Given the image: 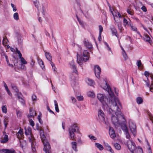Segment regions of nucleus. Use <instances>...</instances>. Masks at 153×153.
Returning <instances> with one entry per match:
<instances>
[{
  "instance_id": "f257e3e1",
  "label": "nucleus",
  "mask_w": 153,
  "mask_h": 153,
  "mask_svg": "<svg viewBox=\"0 0 153 153\" xmlns=\"http://www.w3.org/2000/svg\"><path fill=\"white\" fill-rule=\"evenodd\" d=\"M105 86L103 88L109 94L110 96L109 99L105 98L103 95L101 94H97V98L106 109L112 106L114 109L116 110L118 108V105L121 106V104L117 98L114 96L113 92L112 91L110 87L108 85L106 82H105Z\"/></svg>"
},
{
  "instance_id": "f03ea898",
  "label": "nucleus",
  "mask_w": 153,
  "mask_h": 153,
  "mask_svg": "<svg viewBox=\"0 0 153 153\" xmlns=\"http://www.w3.org/2000/svg\"><path fill=\"white\" fill-rule=\"evenodd\" d=\"M108 114L111 115V121L115 126H118L126 123L125 119L123 114L120 111L118 105V108L115 109L113 107H110L107 109Z\"/></svg>"
},
{
  "instance_id": "7ed1b4c3",
  "label": "nucleus",
  "mask_w": 153,
  "mask_h": 153,
  "mask_svg": "<svg viewBox=\"0 0 153 153\" xmlns=\"http://www.w3.org/2000/svg\"><path fill=\"white\" fill-rule=\"evenodd\" d=\"M36 126L37 130H40L39 133L40 138L44 145V150L45 153H50L51 147L49 143L46 139L44 131L42 129H40L38 124H36Z\"/></svg>"
},
{
  "instance_id": "20e7f679",
  "label": "nucleus",
  "mask_w": 153,
  "mask_h": 153,
  "mask_svg": "<svg viewBox=\"0 0 153 153\" xmlns=\"http://www.w3.org/2000/svg\"><path fill=\"white\" fill-rule=\"evenodd\" d=\"M79 49L80 51L79 52H77V62L79 64V65L82 66V63L83 61L86 62L88 60L89 58V53L86 51H84L83 52L82 55V57L81 55L79 54V53L81 54L82 48L79 45L78 46Z\"/></svg>"
},
{
  "instance_id": "39448f33",
  "label": "nucleus",
  "mask_w": 153,
  "mask_h": 153,
  "mask_svg": "<svg viewBox=\"0 0 153 153\" xmlns=\"http://www.w3.org/2000/svg\"><path fill=\"white\" fill-rule=\"evenodd\" d=\"M70 136L72 140H74L76 137L75 136V132L79 133V128L76 124H74L70 126L69 128Z\"/></svg>"
},
{
  "instance_id": "423d86ee",
  "label": "nucleus",
  "mask_w": 153,
  "mask_h": 153,
  "mask_svg": "<svg viewBox=\"0 0 153 153\" xmlns=\"http://www.w3.org/2000/svg\"><path fill=\"white\" fill-rule=\"evenodd\" d=\"M25 134L26 135H30V136L28 137L29 140L31 143L32 147H34V145H35V142L34 137L32 136L31 134V129L30 127L25 128Z\"/></svg>"
},
{
  "instance_id": "0eeeda50",
  "label": "nucleus",
  "mask_w": 153,
  "mask_h": 153,
  "mask_svg": "<svg viewBox=\"0 0 153 153\" xmlns=\"http://www.w3.org/2000/svg\"><path fill=\"white\" fill-rule=\"evenodd\" d=\"M98 115L99 119L101 120V122L105 124L108 125V123L105 118V115L102 111L100 110L98 112Z\"/></svg>"
},
{
  "instance_id": "6e6552de",
  "label": "nucleus",
  "mask_w": 153,
  "mask_h": 153,
  "mask_svg": "<svg viewBox=\"0 0 153 153\" xmlns=\"http://www.w3.org/2000/svg\"><path fill=\"white\" fill-rule=\"evenodd\" d=\"M129 127L133 134L135 136L136 134V126L132 121L129 120L128 121Z\"/></svg>"
},
{
  "instance_id": "1a4fd4ad",
  "label": "nucleus",
  "mask_w": 153,
  "mask_h": 153,
  "mask_svg": "<svg viewBox=\"0 0 153 153\" xmlns=\"http://www.w3.org/2000/svg\"><path fill=\"white\" fill-rule=\"evenodd\" d=\"M127 147L130 151L132 152L137 148L135 143L130 140H128L127 143Z\"/></svg>"
},
{
  "instance_id": "9d476101",
  "label": "nucleus",
  "mask_w": 153,
  "mask_h": 153,
  "mask_svg": "<svg viewBox=\"0 0 153 153\" xmlns=\"http://www.w3.org/2000/svg\"><path fill=\"white\" fill-rule=\"evenodd\" d=\"M121 128L126 135V138L127 139H128L129 140H130L129 138L130 137V136L128 133V128L126 124L122 125Z\"/></svg>"
},
{
  "instance_id": "9b49d317",
  "label": "nucleus",
  "mask_w": 153,
  "mask_h": 153,
  "mask_svg": "<svg viewBox=\"0 0 153 153\" xmlns=\"http://www.w3.org/2000/svg\"><path fill=\"white\" fill-rule=\"evenodd\" d=\"M94 71L96 77L97 78H99L101 72L100 67L98 65H95L94 67Z\"/></svg>"
},
{
  "instance_id": "f8f14e48",
  "label": "nucleus",
  "mask_w": 153,
  "mask_h": 153,
  "mask_svg": "<svg viewBox=\"0 0 153 153\" xmlns=\"http://www.w3.org/2000/svg\"><path fill=\"white\" fill-rule=\"evenodd\" d=\"M5 133H4L3 135L2 136L1 139L0 140L1 142L3 143H6L8 140V135L5 134Z\"/></svg>"
},
{
  "instance_id": "ddd939ff",
  "label": "nucleus",
  "mask_w": 153,
  "mask_h": 153,
  "mask_svg": "<svg viewBox=\"0 0 153 153\" xmlns=\"http://www.w3.org/2000/svg\"><path fill=\"white\" fill-rule=\"evenodd\" d=\"M85 46L88 49H91L92 48V45L88 40H85L84 42Z\"/></svg>"
},
{
  "instance_id": "4468645a",
  "label": "nucleus",
  "mask_w": 153,
  "mask_h": 153,
  "mask_svg": "<svg viewBox=\"0 0 153 153\" xmlns=\"http://www.w3.org/2000/svg\"><path fill=\"white\" fill-rule=\"evenodd\" d=\"M70 66H71L72 68L73 69V71L76 74H78V72L76 69V67L74 63V61H72L70 63Z\"/></svg>"
},
{
  "instance_id": "2eb2a0df",
  "label": "nucleus",
  "mask_w": 153,
  "mask_h": 153,
  "mask_svg": "<svg viewBox=\"0 0 153 153\" xmlns=\"http://www.w3.org/2000/svg\"><path fill=\"white\" fill-rule=\"evenodd\" d=\"M36 115V113L35 111L32 108L30 109V114L28 116V117H34Z\"/></svg>"
},
{
  "instance_id": "dca6fc26",
  "label": "nucleus",
  "mask_w": 153,
  "mask_h": 153,
  "mask_svg": "<svg viewBox=\"0 0 153 153\" xmlns=\"http://www.w3.org/2000/svg\"><path fill=\"white\" fill-rule=\"evenodd\" d=\"M132 153H143L142 148L140 146H138L133 151Z\"/></svg>"
},
{
  "instance_id": "f3484780",
  "label": "nucleus",
  "mask_w": 153,
  "mask_h": 153,
  "mask_svg": "<svg viewBox=\"0 0 153 153\" xmlns=\"http://www.w3.org/2000/svg\"><path fill=\"white\" fill-rule=\"evenodd\" d=\"M109 134L112 138H114L116 137V134L114 130L112 129H110L109 130Z\"/></svg>"
},
{
  "instance_id": "a211bd4d",
  "label": "nucleus",
  "mask_w": 153,
  "mask_h": 153,
  "mask_svg": "<svg viewBox=\"0 0 153 153\" xmlns=\"http://www.w3.org/2000/svg\"><path fill=\"white\" fill-rule=\"evenodd\" d=\"M38 62L39 65H40L42 68L43 70H45V68L44 63L42 59H38Z\"/></svg>"
},
{
  "instance_id": "6ab92c4d",
  "label": "nucleus",
  "mask_w": 153,
  "mask_h": 153,
  "mask_svg": "<svg viewBox=\"0 0 153 153\" xmlns=\"http://www.w3.org/2000/svg\"><path fill=\"white\" fill-rule=\"evenodd\" d=\"M9 121V118L7 117H4L3 121L4 124V125L5 129H6L8 125V123Z\"/></svg>"
},
{
  "instance_id": "aec40b11",
  "label": "nucleus",
  "mask_w": 153,
  "mask_h": 153,
  "mask_svg": "<svg viewBox=\"0 0 153 153\" xmlns=\"http://www.w3.org/2000/svg\"><path fill=\"white\" fill-rule=\"evenodd\" d=\"M72 148L76 152L77 151V143L75 142H72L71 143Z\"/></svg>"
},
{
  "instance_id": "412c9836",
  "label": "nucleus",
  "mask_w": 153,
  "mask_h": 153,
  "mask_svg": "<svg viewBox=\"0 0 153 153\" xmlns=\"http://www.w3.org/2000/svg\"><path fill=\"white\" fill-rule=\"evenodd\" d=\"M144 39L145 41L149 42L150 45H152V41L150 37L148 35H146L144 38Z\"/></svg>"
},
{
  "instance_id": "4be33fe9",
  "label": "nucleus",
  "mask_w": 153,
  "mask_h": 153,
  "mask_svg": "<svg viewBox=\"0 0 153 153\" xmlns=\"http://www.w3.org/2000/svg\"><path fill=\"white\" fill-rule=\"evenodd\" d=\"M116 25L118 26V28L120 31L122 32L123 29L122 26L121 22L120 21L116 22Z\"/></svg>"
},
{
  "instance_id": "5701e85b",
  "label": "nucleus",
  "mask_w": 153,
  "mask_h": 153,
  "mask_svg": "<svg viewBox=\"0 0 153 153\" xmlns=\"http://www.w3.org/2000/svg\"><path fill=\"white\" fill-rule=\"evenodd\" d=\"M17 36L18 43L21 44L22 43L23 40V39L21 35L19 34H17Z\"/></svg>"
},
{
  "instance_id": "b1692460",
  "label": "nucleus",
  "mask_w": 153,
  "mask_h": 153,
  "mask_svg": "<svg viewBox=\"0 0 153 153\" xmlns=\"http://www.w3.org/2000/svg\"><path fill=\"white\" fill-rule=\"evenodd\" d=\"M45 56L46 58L49 61H51L52 60V56H51L50 53H49L46 52L45 53Z\"/></svg>"
},
{
  "instance_id": "393cba45",
  "label": "nucleus",
  "mask_w": 153,
  "mask_h": 153,
  "mask_svg": "<svg viewBox=\"0 0 153 153\" xmlns=\"http://www.w3.org/2000/svg\"><path fill=\"white\" fill-rule=\"evenodd\" d=\"M111 30L112 31V32L113 35H114L116 36V37L118 38L119 37V36L117 33V31L115 28L113 27L111 29Z\"/></svg>"
},
{
  "instance_id": "a878e982",
  "label": "nucleus",
  "mask_w": 153,
  "mask_h": 153,
  "mask_svg": "<svg viewBox=\"0 0 153 153\" xmlns=\"http://www.w3.org/2000/svg\"><path fill=\"white\" fill-rule=\"evenodd\" d=\"M23 134V130L20 129L16 135L17 137L19 138L21 137Z\"/></svg>"
},
{
  "instance_id": "bb28decb",
  "label": "nucleus",
  "mask_w": 153,
  "mask_h": 153,
  "mask_svg": "<svg viewBox=\"0 0 153 153\" xmlns=\"http://www.w3.org/2000/svg\"><path fill=\"white\" fill-rule=\"evenodd\" d=\"M95 146L100 150H102L103 149V146L97 143H95Z\"/></svg>"
},
{
  "instance_id": "cd10ccee",
  "label": "nucleus",
  "mask_w": 153,
  "mask_h": 153,
  "mask_svg": "<svg viewBox=\"0 0 153 153\" xmlns=\"http://www.w3.org/2000/svg\"><path fill=\"white\" fill-rule=\"evenodd\" d=\"M3 152L4 153H15V152L14 150H11L7 149H4L3 150Z\"/></svg>"
},
{
  "instance_id": "c85d7f7f",
  "label": "nucleus",
  "mask_w": 153,
  "mask_h": 153,
  "mask_svg": "<svg viewBox=\"0 0 153 153\" xmlns=\"http://www.w3.org/2000/svg\"><path fill=\"white\" fill-rule=\"evenodd\" d=\"M150 77L152 79V83L150 88V91L153 92V76L150 75Z\"/></svg>"
},
{
  "instance_id": "c756f323",
  "label": "nucleus",
  "mask_w": 153,
  "mask_h": 153,
  "mask_svg": "<svg viewBox=\"0 0 153 153\" xmlns=\"http://www.w3.org/2000/svg\"><path fill=\"white\" fill-rule=\"evenodd\" d=\"M4 87H5L6 90L7 91L8 94H9V95H10V96L12 94L10 92V91L9 90L7 85H6V84L4 82Z\"/></svg>"
},
{
  "instance_id": "7c9ffc66",
  "label": "nucleus",
  "mask_w": 153,
  "mask_h": 153,
  "mask_svg": "<svg viewBox=\"0 0 153 153\" xmlns=\"http://www.w3.org/2000/svg\"><path fill=\"white\" fill-rule=\"evenodd\" d=\"M54 102L55 103V110L57 112H59V110L57 102L56 100L54 101Z\"/></svg>"
},
{
  "instance_id": "2f4dec72",
  "label": "nucleus",
  "mask_w": 153,
  "mask_h": 153,
  "mask_svg": "<svg viewBox=\"0 0 153 153\" xmlns=\"http://www.w3.org/2000/svg\"><path fill=\"white\" fill-rule=\"evenodd\" d=\"M136 101L138 104H140L143 102V99L141 97H138L136 99Z\"/></svg>"
},
{
  "instance_id": "473e14b6",
  "label": "nucleus",
  "mask_w": 153,
  "mask_h": 153,
  "mask_svg": "<svg viewBox=\"0 0 153 153\" xmlns=\"http://www.w3.org/2000/svg\"><path fill=\"white\" fill-rule=\"evenodd\" d=\"M8 40L7 39L6 37H5L3 39L2 43L4 46H7L6 44L8 43Z\"/></svg>"
},
{
  "instance_id": "72a5a7b5",
  "label": "nucleus",
  "mask_w": 153,
  "mask_h": 153,
  "mask_svg": "<svg viewBox=\"0 0 153 153\" xmlns=\"http://www.w3.org/2000/svg\"><path fill=\"white\" fill-rule=\"evenodd\" d=\"M108 6L109 7V9H110V11H111V13H112V14L114 16V20H115V22H116V20H115V16L117 17V15H116V13L115 14H114L113 13V11H112L113 9L111 8V7L110 6V4H108Z\"/></svg>"
},
{
  "instance_id": "f704fd0d",
  "label": "nucleus",
  "mask_w": 153,
  "mask_h": 153,
  "mask_svg": "<svg viewBox=\"0 0 153 153\" xmlns=\"http://www.w3.org/2000/svg\"><path fill=\"white\" fill-rule=\"evenodd\" d=\"M13 18L16 20H18L19 19V16L17 13H15L13 14Z\"/></svg>"
},
{
  "instance_id": "c9c22d12",
  "label": "nucleus",
  "mask_w": 153,
  "mask_h": 153,
  "mask_svg": "<svg viewBox=\"0 0 153 153\" xmlns=\"http://www.w3.org/2000/svg\"><path fill=\"white\" fill-rule=\"evenodd\" d=\"M87 82L89 85L91 86L93 85L94 84V81H93L92 79H88Z\"/></svg>"
},
{
  "instance_id": "e433bc0d",
  "label": "nucleus",
  "mask_w": 153,
  "mask_h": 153,
  "mask_svg": "<svg viewBox=\"0 0 153 153\" xmlns=\"http://www.w3.org/2000/svg\"><path fill=\"white\" fill-rule=\"evenodd\" d=\"M87 94L88 96L90 97H94L95 96L94 93L91 91L88 92L87 93Z\"/></svg>"
},
{
  "instance_id": "4c0bfd02",
  "label": "nucleus",
  "mask_w": 153,
  "mask_h": 153,
  "mask_svg": "<svg viewBox=\"0 0 153 153\" xmlns=\"http://www.w3.org/2000/svg\"><path fill=\"white\" fill-rule=\"evenodd\" d=\"M18 98L19 100V101L21 102L22 104L23 105H25V102L24 100L20 97L19 96H18Z\"/></svg>"
},
{
  "instance_id": "58836bf2",
  "label": "nucleus",
  "mask_w": 153,
  "mask_h": 153,
  "mask_svg": "<svg viewBox=\"0 0 153 153\" xmlns=\"http://www.w3.org/2000/svg\"><path fill=\"white\" fill-rule=\"evenodd\" d=\"M129 26L131 27V29L133 30L134 31H137V28L134 27L133 26L132 24H129Z\"/></svg>"
},
{
  "instance_id": "ea45409f",
  "label": "nucleus",
  "mask_w": 153,
  "mask_h": 153,
  "mask_svg": "<svg viewBox=\"0 0 153 153\" xmlns=\"http://www.w3.org/2000/svg\"><path fill=\"white\" fill-rule=\"evenodd\" d=\"M114 146H115V148L116 149H117L118 150H119L120 149L121 146H120V144H119L118 143H116L115 144Z\"/></svg>"
},
{
  "instance_id": "a19ab883",
  "label": "nucleus",
  "mask_w": 153,
  "mask_h": 153,
  "mask_svg": "<svg viewBox=\"0 0 153 153\" xmlns=\"http://www.w3.org/2000/svg\"><path fill=\"white\" fill-rule=\"evenodd\" d=\"M2 110L3 112L6 113L7 112V109L6 106H2Z\"/></svg>"
},
{
  "instance_id": "79ce46f5",
  "label": "nucleus",
  "mask_w": 153,
  "mask_h": 153,
  "mask_svg": "<svg viewBox=\"0 0 153 153\" xmlns=\"http://www.w3.org/2000/svg\"><path fill=\"white\" fill-rule=\"evenodd\" d=\"M123 24L125 26H128V22L127 20L125 18L123 19Z\"/></svg>"
},
{
  "instance_id": "37998d69",
  "label": "nucleus",
  "mask_w": 153,
  "mask_h": 153,
  "mask_svg": "<svg viewBox=\"0 0 153 153\" xmlns=\"http://www.w3.org/2000/svg\"><path fill=\"white\" fill-rule=\"evenodd\" d=\"M142 65L141 61L140 60H138L137 61V65L138 68L140 67Z\"/></svg>"
},
{
  "instance_id": "c03bdc74",
  "label": "nucleus",
  "mask_w": 153,
  "mask_h": 153,
  "mask_svg": "<svg viewBox=\"0 0 153 153\" xmlns=\"http://www.w3.org/2000/svg\"><path fill=\"white\" fill-rule=\"evenodd\" d=\"M11 5L13 8V11L14 12H15L17 10L16 6L12 3L11 4Z\"/></svg>"
},
{
  "instance_id": "a18cd8bd",
  "label": "nucleus",
  "mask_w": 153,
  "mask_h": 153,
  "mask_svg": "<svg viewBox=\"0 0 153 153\" xmlns=\"http://www.w3.org/2000/svg\"><path fill=\"white\" fill-rule=\"evenodd\" d=\"M122 54L125 60H126L128 59V56L126 54L125 51L122 52Z\"/></svg>"
},
{
  "instance_id": "49530a36",
  "label": "nucleus",
  "mask_w": 153,
  "mask_h": 153,
  "mask_svg": "<svg viewBox=\"0 0 153 153\" xmlns=\"http://www.w3.org/2000/svg\"><path fill=\"white\" fill-rule=\"evenodd\" d=\"M32 99L33 101H37V97L36 95H33L32 96Z\"/></svg>"
},
{
  "instance_id": "de8ad7c7",
  "label": "nucleus",
  "mask_w": 153,
  "mask_h": 153,
  "mask_svg": "<svg viewBox=\"0 0 153 153\" xmlns=\"http://www.w3.org/2000/svg\"><path fill=\"white\" fill-rule=\"evenodd\" d=\"M99 33L100 35L101 34L102 32L103 31V27L101 25H100L99 26Z\"/></svg>"
},
{
  "instance_id": "09e8293b",
  "label": "nucleus",
  "mask_w": 153,
  "mask_h": 153,
  "mask_svg": "<svg viewBox=\"0 0 153 153\" xmlns=\"http://www.w3.org/2000/svg\"><path fill=\"white\" fill-rule=\"evenodd\" d=\"M76 98L79 101H82L83 99V97L81 96H77Z\"/></svg>"
},
{
  "instance_id": "8fccbe9b",
  "label": "nucleus",
  "mask_w": 153,
  "mask_h": 153,
  "mask_svg": "<svg viewBox=\"0 0 153 153\" xmlns=\"http://www.w3.org/2000/svg\"><path fill=\"white\" fill-rule=\"evenodd\" d=\"M21 61L23 64H27V62L23 57L21 58Z\"/></svg>"
},
{
  "instance_id": "3c124183",
  "label": "nucleus",
  "mask_w": 153,
  "mask_h": 153,
  "mask_svg": "<svg viewBox=\"0 0 153 153\" xmlns=\"http://www.w3.org/2000/svg\"><path fill=\"white\" fill-rule=\"evenodd\" d=\"M144 73L145 76L147 77L149 76V75L150 77L151 78V77H150V75L153 76V75L150 74L147 71H145Z\"/></svg>"
},
{
  "instance_id": "603ef678",
  "label": "nucleus",
  "mask_w": 153,
  "mask_h": 153,
  "mask_svg": "<svg viewBox=\"0 0 153 153\" xmlns=\"http://www.w3.org/2000/svg\"><path fill=\"white\" fill-rule=\"evenodd\" d=\"M141 9L142 10L145 12H146L147 11L146 8V7L144 6H143Z\"/></svg>"
},
{
  "instance_id": "864d4df0",
  "label": "nucleus",
  "mask_w": 153,
  "mask_h": 153,
  "mask_svg": "<svg viewBox=\"0 0 153 153\" xmlns=\"http://www.w3.org/2000/svg\"><path fill=\"white\" fill-rule=\"evenodd\" d=\"M104 145L106 149H107L110 146L108 144V143H104Z\"/></svg>"
},
{
  "instance_id": "5fc2aeb1",
  "label": "nucleus",
  "mask_w": 153,
  "mask_h": 153,
  "mask_svg": "<svg viewBox=\"0 0 153 153\" xmlns=\"http://www.w3.org/2000/svg\"><path fill=\"white\" fill-rule=\"evenodd\" d=\"M89 137H90V138L92 140H97V138L93 136H90L89 135Z\"/></svg>"
},
{
  "instance_id": "6e6d98bb",
  "label": "nucleus",
  "mask_w": 153,
  "mask_h": 153,
  "mask_svg": "<svg viewBox=\"0 0 153 153\" xmlns=\"http://www.w3.org/2000/svg\"><path fill=\"white\" fill-rule=\"evenodd\" d=\"M30 125L33 127L34 126V122L32 119H30Z\"/></svg>"
},
{
  "instance_id": "4d7b16f0",
  "label": "nucleus",
  "mask_w": 153,
  "mask_h": 153,
  "mask_svg": "<svg viewBox=\"0 0 153 153\" xmlns=\"http://www.w3.org/2000/svg\"><path fill=\"white\" fill-rule=\"evenodd\" d=\"M107 150L109 151L111 153H114L113 150L111 149V147H110Z\"/></svg>"
},
{
  "instance_id": "13d9d810",
  "label": "nucleus",
  "mask_w": 153,
  "mask_h": 153,
  "mask_svg": "<svg viewBox=\"0 0 153 153\" xmlns=\"http://www.w3.org/2000/svg\"><path fill=\"white\" fill-rule=\"evenodd\" d=\"M12 88L15 91L17 92L18 91V89H17L16 86H12Z\"/></svg>"
},
{
  "instance_id": "bf43d9fd",
  "label": "nucleus",
  "mask_w": 153,
  "mask_h": 153,
  "mask_svg": "<svg viewBox=\"0 0 153 153\" xmlns=\"http://www.w3.org/2000/svg\"><path fill=\"white\" fill-rule=\"evenodd\" d=\"M127 12L130 15H132L133 14V12L132 11H130L128 9L127 10Z\"/></svg>"
},
{
  "instance_id": "052dcab7",
  "label": "nucleus",
  "mask_w": 153,
  "mask_h": 153,
  "mask_svg": "<svg viewBox=\"0 0 153 153\" xmlns=\"http://www.w3.org/2000/svg\"><path fill=\"white\" fill-rule=\"evenodd\" d=\"M47 110L50 112H51L53 114H54V113L53 111H51L50 108L49 107V106H47Z\"/></svg>"
},
{
  "instance_id": "680f3d73",
  "label": "nucleus",
  "mask_w": 153,
  "mask_h": 153,
  "mask_svg": "<svg viewBox=\"0 0 153 153\" xmlns=\"http://www.w3.org/2000/svg\"><path fill=\"white\" fill-rule=\"evenodd\" d=\"M71 99L73 102H76V100L74 97H71Z\"/></svg>"
},
{
  "instance_id": "e2e57ef3",
  "label": "nucleus",
  "mask_w": 153,
  "mask_h": 153,
  "mask_svg": "<svg viewBox=\"0 0 153 153\" xmlns=\"http://www.w3.org/2000/svg\"><path fill=\"white\" fill-rule=\"evenodd\" d=\"M5 56L6 61L7 62V63L8 65V64H9V60L8 59L7 56L6 55H5Z\"/></svg>"
},
{
  "instance_id": "0e129e2a",
  "label": "nucleus",
  "mask_w": 153,
  "mask_h": 153,
  "mask_svg": "<svg viewBox=\"0 0 153 153\" xmlns=\"http://www.w3.org/2000/svg\"><path fill=\"white\" fill-rule=\"evenodd\" d=\"M34 65V62H33V60H31V62L30 63V65L32 67H33Z\"/></svg>"
},
{
  "instance_id": "69168bd1",
  "label": "nucleus",
  "mask_w": 153,
  "mask_h": 153,
  "mask_svg": "<svg viewBox=\"0 0 153 153\" xmlns=\"http://www.w3.org/2000/svg\"><path fill=\"white\" fill-rule=\"evenodd\" d=\"M77 19L78 20V21L79 23V24L81 25H82L83 24V22H82L80 20H79V18H78V17L77 16Z\"/></svg>"
},
{
  "instance_id": "338daca9",
  "label": "nucleus",
  "mask_w": 153,
  "mask_h": 153,
  "mask_svg": "<svg viewBox=\"0 0 153 153\" xmlns=\"http://www.w3.org/2000/svg\"><path fill=\"white\" fill-rule=\"evenodd\" d=\"M18 54H19V58L21 59V58H23L22 57V54L21 53H18Z\"/></svg>"
},
{
  "instance_id": "774afa93",
  "label": "nucleus",
  "mask_w": 153,
  "mask_h": 153,
  "mask_svg": "<svg viewBox=\"0 0 153 153\" xmlns=\"http://www.w3.org/2000/svg\"><path fill=\"white\" fill-rule=\"evenodd\" d=\"M105 44L107 46V47L108 48V50H111V48H110V47H109V46L108 45V44L106 42H105Z\"/></svg>"
}]
</instances>
